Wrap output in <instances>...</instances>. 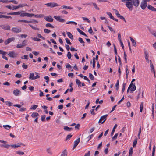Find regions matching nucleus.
Returning a JSON list of instances; mask_svg holds the SVG:
<instances>
[{
    "label": "nucleus",
    "mask_w": 156,
    "mask_h": 156,
    "mask_svg": "<svg viewBox=\"0 0 156 156\" xmlns=\"http://www.w3.org/2000/svg\"><path fill=\"white\" fill-rule=\"evenodd\" d=\"M67 56L69 59L71 58V53L69 51L68 52Z\"/></svg>",
    "instance_id": "obj_43"
},
{
    "label": "nucleus",
    "mask_w": 156,
    "mask_h": 156,
    "mask_svg": "<svg viewBox=\"0 0 156 156\" xmlns=\"http://www.w3.org/2000/svg\"><path fill=\"white\" fill-rule=\"evenodd\" d=\"M23 144L21 143H18L17 144L11 145V147L13 149H16L20 147V145H22Z\"/></svg>",
    "instance_id": "obj_15"
},
{
    "label": "nucleus",
    "mask_w": 156,
    "mask_h": 156,
    "mask_svg": "<svg viewBox=\"0 0 156 156\" xmlns=\"http://www.w3.org/2000/svg\"><path fill=\"white\" fill-rule=\"evenodd\" d=\"M45 115H42L41 116V120L42 122L45 121Z\"/></svg>",
    "instance_id": "obj_61"
},
{
    "label": "nucleus",
    "mask_w": 156,
    "mask_h": 156,
    "mask_svg": "<svg viewBox=\"0 0 156 156\" xmlns=\"http://www.w3.org/2000/svg\"><path fill=\"white\" fill-rule=\"evenodd\" d=\"M54 18L57 21H59V22L63 23L65 22V20L62 18H61L60 16H54Z\"/></svg>",
    "instance_id": "obj_6"
},
{
    "label": "nucleus",
    "mask_w": 156,
    "mask_h": 156,
    "mask_svg": "<svg viewBox=\"0 0 156 156\" xmlns=\"http://www.w3.org/2000/svg\"><path fill=\"white\" fill-rule=\"evenodd\" d=\"M21 14V12H9L7 13V15H19Z\"/></svg>",
    "instance_id": "obj_19"
},
{
    "label": "nucleus",
    "mask_w": 156,
    "mask_h": 156,
    "mask_svg": "<svg viewBox=\"0 0 156 156\" xmlns=\"http://www.w3.org/2000/svg\"><path fill=\"white\" fill-rule=\"evenodd\" d=\"M126 78H128V74H129V70H128V66H126Z\"/></svg>",
    "instance_id": "obj_31"
},
{
    "label": "nucleus",
    "mask_w": 156,
    "mask_h": 156,
    "mask_svg": "<svg viewBox=\"0 0 156 156\" xmlns=\"http://www.w3.org/2000/svg\"><path fill=\"white\" fill-rule=\"evenodd\" d=\"M126 87V83H123V84L122 88V93H123L125 91V88Z\"/></svg>",
    "instance_id": "obj_60"
},
{
    "label": "nucleus",
    "mask_w": 156,
    "mask_h": 156,
    "mask_svg": "<svg viewBox=\"0 0 156 156\" xmlns=\"http://www.w3.org/2000/svg\"><path fill=\"white\" fill-rule=\"evenodd\" d=\"M0 54L2 55V58L5 59L6 60H7L8 58L6 56H5L7 54V52L5 51H4L0 50Z\"/></svg>",
    "instance_id": "obj_10"
},
{
    "label": "nucleus",
    "mask_w": 156,
    "mask_h": 156,
    "mask_svg": "<svg viewBox=\"0 0 156 156\" xmlns=\"http://www.w3.org/2000/svg\"><path fill=\"white\" fill-rule=\"evenodd\" d=\"M106 13L108 16H109V17L110 18V19L112 20L114 19V17L112 15L111 13L110 12H107Z\"/></svg>",
    "instance_id": "obj_34"
},
{
    "label": "nucleus",
    "mask_w": 156,
    "mask_h": 156,
    "mask_svg": "<svg viewBox=\"0 0 156 156\" xmlns=\"http://www.w3.org/2000/svg\"><path fill=\"white\" fill-rule=\"evenodd\" d=\"M67 34L68 36V37L71 39H73V35L71 34L69 32H67Z\"/></svg>",
    "instance_id": "obj_28"
},
{
    "label": "nucleus",
    "mask_w": 156,
    "mask_h": 156,
    "mask_svg": "<svg viewBox=\"0 0 156 156\" xmlns=\"http://www.w3.org/2000/svg\"><path fill=\"white\" fill-rule=\"evenodd\" d=\"M19 6L20 7H23L25 6H27L28 7L29 6V5H27V4H20L19 5Z\"/></svg>",
    "instance_id": "obj_48"
},
{
    "label": "nucleus",
    "mask_w": 156,
    "mask_h": 156,
    "mask_svg": "<svg viewBox=\"0 0 156 156\" xmlns=\"http://www.w3.org/2000/svg\"><path fill=\"white\" fill-rule=\"evenodd\" d=\"M21 92L18 89H16L14 90L13 91V94L16 96H18L20 95Z\"/></svg>",
    "instance_id": "obj_14"
},
{
    "label": "nucleus",
    "mask_w": 156,
    "mask_h": 156,
    "mask_svg": "<svg viewBox=\"0 0 156 156\" xmlns=\"http://www.w3.org/2000/svg\"><path fill=\"white\" fill-rule=\"evenodd\" d=\"M27 41L26 40H24L23 42H22V46H23V47L24 46H25L26 44V43H27Z\"/></svg>",
    "instance_id": "obj_56"
},
{
    "label": "nucleus",
    "mask_w": 156,
    "mask_h": 156,
    "mask_svg": "<svg viewBox=\"0 0 156 156\" xmlns=\"http://www.w3.org/2000/svg\"><path fill=\"white\" fill-rule=\"evenodd\" d=\"M78 40L80 43L83 44L82 45L83 46H85L84 42L83 41L82 38L80 37L78 39Z\"/></svg>",
    "instance_id": "obj_27"
},
{
    "label": "nucleus",
    "mask_w": 156,
    "mask_h": 156,
    "mask_svg": "<svg viewBox=\"0 0 156 156\" xmlns=\"http://www.w3.org/2000/svg\"><path fill=\"white\" fill-rule=\"evenodd\" d=\"M15 39V38L12 37L9 38L7 39L4 42V44L5 45H7L9 44L11 41H13Z\"/></svg>",
    "instance_id": "obj_7"
},
{
    "label": "nucleus",
    "mask_w": 156,
    "mask_h": 156,
    "mask_svg": "<svg viewBox=\"0 0 156 156\" xmlns=\"http://www.w3.org/2000/svg\"><path fill=\"white\" fill-rule=\"evenodd\" d=\"M44 32L46 33H49L50 32V30L47 29H45L44 30Z\"/></svg>",
    "instance_id": "obj_55"
},
{
    "label": "nucleus",
    "mask_w": 156,
    "mask_h": 156,
    "mask_svg": "<svg viewBox=\"0 0 156 156\" xmlns=\"http://www.w3.org/2000/svg\"><path fill=\"white\" fill-rule=\"evenodd\" d=\"M3 126L7 130H9L11 127V126L9 125H4Z\"/></svg>",
    "instance_id": "obj_40"
},
{
    "label": "nucleus",
    "mask_w": 156,
    "mask_h": 156,
    "mask_svg": "<svg viewBox=\"0 0 156 156\" xmlns=\"http://www.w3.org/2000/svg\"><path fill=\"white\" fill-rule=\"evenodd\" d=\"M68 152L66 149H64L61 153L60 156H67Z\"/></svg>",
    "instance_id": "obj_18"
},
{
    "label": "nucleus",
    "mask_w": 156,
    "mask_h": 156,
    "mask_svg": "<svg viewBox=\"0 0 156 156\" xmlns=\"http://www.w3.org/2000/svg\"><path fill=\"white\" fill-rule=\"evenodd\" d=\"M117 17L118 18H120V19L123 20L125 21V22H126V20H125L124 17L123 16H122L120 15V14H119V15Z\"/></svg>",
    "instance_id": "obj_38"
},
{
    "label": "nucleus",
    "mask_w": 156,
    "mask_h": 156,
    "mask_svg": "<svg viewBox=\"0 0 156 156\" xmlns=\"http://www.w3.org/2000/svg\"><path fill=\"white\" fill-rule=\"evenodd\" d=\"M108 116V114H106L105 115L101 116L99 120L98 123H104L106 120V118Z\"/></svg>",
    "instance_id": "obj_3"
},
{
    "label": "nucleus",
    "mask_w": 156,
    "mask_h": 156,
    "mask_svg": "<svg viewBox=\"0 0 156 156\" xmlns=\"http://www.w3.org/2000/svg\"><path fill=\"white\" fill-rule=\"evenodd\" d=\"M32 39L34 41H41V39H40L38 38L37 37L32 38Z\"/></svg>",
    "instance_id": "obj_59"
},
{
    "label": "nucleus",
    "mask_w": 156,
    "mask_h": 156,
    "mask_svg": "<svg viewBox=\"0 0 156 156\" xmlns=\"http://www.w3.org/2000/svg\"><path fill=\"white\" fill-rule=\"evenodd\" d=\"M0 2L7 3H9V1L7 0H0Z\"/></svg>",
    "instance_id": "obj_58"
},
{
    "label": "nucleus",
    "mask_w": 156,
    "mask_h": 156,
    "mask_svg": "<svg viewBox=\"0 0 156 156\" xmlns=\"http://www.w3.org/2000/svg\"><path fill=\"white\" fill-rule=\"evenodd\" d=\"M132 1H130L129 2L127 3H126V6L129 9V10H132L133 9V5L134 6L136 5V0H135V1H134L133 3Z\"/></svg>",
    "instance_id": "obj_1"
},
{
    "label": "nucleus",
    "mask_w": 156,
    "mask_h": 156,
    "mask_svg": "<svg viewBox=\"0 0 156 156\" xmlns=\"http://www.w3.org/2000/svg\"><path fill=\"white\" fill-rule=\"evenodd\" d=\"M148 54H149V53L147 51H144V55H145V58H148V57H149Z\"/></svg>",
    "instance_id": "obj_47"
},
{
    "label": "nucleus",
    "mask_w": 156,
    "mask_h": 156,
    "mask_svg": "<svg viewBox=\"0 0 156 156\" xmlns=\"http://www.w3.org/2000/svg\"><path fill=\"white\" fill-rule=\"evenodd\" d=\"M34 73H30L29 78L32 80H34Z\"/></svg>",
    "instance_id": "obj_26"
},
{
    "label": "nucleus",
    "mask_w": 156,
    "mask_h": 156,
    "mask_svg": "<svg viewBox=\"0 0 156 156\" xmlns=\"http://www.w3.org/2000/svg\"><path fill=\"white\" fill-rule=\"evenodd\" d=\"M64 129L65 131H71L72 130L73 128L71 127L69 128L68 126H65L64 127Z\"/></svg>",
    "instance_id": "obj_22"
},
{
    "label": "nucleus",
    "mask_w": 156,
    "mask_h": 156,
    "mask_svg": "<svg viewBox=\"0 0 156 156\" xmlns=\"http://www.w3.org/2000/svg\"><path fill=\"white\" fill-rule=\"evenodd\" d=\"M133 153V148L132 147H131L129 151V156H132V154Z\"/></svg>",
    "instance_id": "obj_33"
},
{
    "label": "nucleus",
    "mask_w": 156,
    "mask_h": 156,
    "mask_svg": "<svg viewBox=\"0 0 156 156\" xmlns=\"http://www.w3.org/2000/svg\"><path fill=\"white\" fill-rule=\"evenodd\" d=\"M39 115L38 113L36 112L33 113L31 115V116L33 118H35Z\"/></svg>",
    "instance_id": "obj_23"
},
{
    "label": "nucleus",
    "mask_w": 156,
    "mask_h": 156,
    "mask_svg": "<svg viewBox=\"0 0 156 156\" xmlns=\"http://www.w3.org/2000/svg\"><path fill=\"white\" fill-rule=\"evenodd\" d=\"M136 144V138L135 139L134 141L133 142V147H134Z\"/></svg>",
    "instance_id": "obj_57"
},
{
    "label": "nucleus",
    "mask_w": 156,
    "mask_h": 156,
    "mask_svg": "<svg viewBox=\"0 0 156 156\" xmlns=\"http://www.w3.org/2000/svg\"><path fill=\"white\" fill-rule=\"evenodd\" d=\"M16 153L17 154H18L19 155H23L24 154L23 152L20 151H17L16 152Z\"/></svg>",
    "instance_id": "obj_49"
},
{
    "label": "nucleus",
    "mask_w": 156,
    "mask_h": 156,
    "mask_svg": "<svg viewBox=\"0 0 156 156\" xmlns=\"http://www.w3.org/2000/svg\"><path fill=\"white\" fill-rule=\"evenodd\" d=\"M118 133H116L115 135L112 138V140L114 141L115 139H116L118 136Z\"/></svg>",
    "instance_id": "obj_51"
},
{
    "label": "nucleus",
    "mask_w": 156,
    "mask_h": 156,
    "mask_svg": "<svg viewBox=\"0 0 156 156\" xmlns=\"http://www.w3.org/2000/svg\"><path fill=\"white\" fill-rule=\"evenodd\" d=\"M5 104L6 105L9 106H12L13 105V103L10 101H6L5 102Z\"/></svg>",
    "instance_id": "obj_39"
},
{
    "label": "nucleus",
    "mask_w": 156,
    "mask_h": 156,
    "mask_svg": "<svg viewBox=\"0 0 156 156\" xmlns=\"http://www.w3.org/2000/svg\"><path fill=\"white\" fill-rule=\"evenodd\" d=\"M80 140V138H79L74 141V144L73 147V148H75L78 145Z\"/></svg>",
    "instance_id": "obj_16"
},
{
    "label": "nucleus",
    "mask_w": 156,
    "mask_h": 156,
    "mask_svg": "<svg viewBox=\"0 0 156 156\" xmlns=\"http://www.w3.org/2000/svg\"><path fill=\"white\" fill-rule=\"evenodd\" d=\"M38 107V105H33L30 108V109L35 110L36 109L37 107Z\"/></svg>",
    "instance_id": "obj_44"
},
{
    "label": "nucleus",
    "mask_w": 156,
    "mask_h": 156,
    "mask_svg": "<svg viewBox=\"0 0 156 156\" xmlns=\"http://www.w3.org/2000/svg\"><path fill=\"white\" fill-rule=\"evenodd\" d=\"M119 80H118L117 81L116 84H115V87L116 89L117 90H118L119 88Z\"/></svg>",
    "instance_id": "obj_37"
},
{
    "label": "nucleus",
    "mask_w": 156,
    "mask_h": 156,
    "mask_svg": "<svg viewBox=\"0 0 156 156\" xmlns=\"http://www.w3.org/2000/svg\"><path fill=\"white\" fill-rule=\"evenodd\" d=\"M114 10L115 12V14L117 16H118L120 14L119 12V11L117 10H116V9H114Z\"/></svg>",
    "instance_id": "obj_63"
},
{
    "label": "nucleus",
    "mask_w": 156,
    "mask_h": 156,
    "mask_svg": "<svg viewBox=\"0 0 156 156\" xmlns=\"http://www.w3.org/2000/svg\"><path fill=\"white\" fill-rule=\"evenodd\" d=\"M92 4L93 5V6L96 9L98 10H99V8L98 7L97 5L95 3H92Z\"/></svg>",
    "instance_id": "obj_41"
},
{
    "label": "nucleus",
    "mask_w": 156,
    "mask_h": 156,
    "mask_svg": "<svg viewBox=\"0 0 156 156\" xmlns=\"http://www.w3.org/2000/svg\"><path fill=\"white\" fill-rule=\"evenodd\" d=\"M18 22H24L27 23H30L31 22V21H27L25 20H18Z\"/></svg>",
    "instance_id": "obj_30"
},
{
    "label": "nucleus",
    "mask_w": 156,
    "mask_h": 156,
    "mask_svg": "<svg viewBox=\"0 0 156 156\" xmlns=\"http://www.w3.org/2000/svg\"><path fill=\"white\" fill-rule=\"evenodd\" d=\"M22 66V67L24 69H27L28 67L27 65H26L24 63L23 64Z\"/></svg>",
    "instance_id": "obj_64"
},
{
    "label": "nucleus",
    "mask_w": 156,
    "mask_h": 156,
    "mask_svg": "<svg viewBox=\"0 0 156 156\" xmlns=\"http://www.w3.org/2000/svg\"><path fill=\"white\" fill-rule=\"evenodd\" d=\"M114 47V52L115 54H116V55H117V50L116 49L115 45V44H113Z\"/></svg>",
    "instance_id": "obj_52"
},
{
    "label": "nucleus",
    "mask_w": 156,
    "mask_h": 156,
    "mask_svg": "<svg viewBox=\"0 0 156 156\" xmlns=\"http://www.w3.org/2000/svg\"><path fill=\"white\" fill-rule=\"evenodd\" d=\"M45 26L47 27H51L52 28H54V27L50 23H47L46 24Z\"/></svg>",
    "instance_id": "obj_36"
},
{
    "label": "nucleus",
    "mask_w": 156,
    "mask_h": 156,
    "mask_svg": "<svg viewBox=\"0 0 156 156\" xmlns=\"http://www.w3.org/2000/svg\"><path fill=\"white\" fill-rule=\"evenodd\" d=\"M9 2H12L13 3L15 4H17L18 3V2L15 0H9Z\"/></svg>",
    "instance_id": "obj_62"
},
{
    "label": "nucleus",
    "mask_w": 156,
    "mask_h": 156,
    "mask_svg": "<svg viewBox=\"0 0 156 156\" xmlns=\"http://www.w3.org/2000/svg\"><path fill=\"white\" fill-rule=\"evenodd\" d=\"M0 27H1L3 29L7 30H10V27L9 25H0Z\"/></svg>",
    "instance_id": "obj_12"
},
{
    "label": "nucleus",
    "mask_w": 156,
    "mask_h": 156,
    "mask_svg": "<svg viewBox=\"0 0 156 156\" xmlns=\"http://www.w3.org/2000/svg\"><path fill=\"white\" fill-rule=\"evenodd\" d=\"M77 31L80 34L84 35L85 36L87 37V36L86 34L85 33L82 31L79 28H77Z\"/></svg>",
    "instance_id": "obj_20"
},
{
    "label": "nucleus",
    "mask_w": 156,
    "mask_h": 156,
    "mask_svg": "<svg viewBox=\"0 0 156 156\" xmlns=\"http://www.w3.org/2000/svg\"><path fill=\"white\" fill-rule=\"evenodd\" d=\"M65 40L67 44L69 45H71L72 44V43L70 42V40L68 38H66Z\"/></svg>",
    "instance_id": "obj_53"
},
{
    "label": "nucleus",
    "mask_w": 156,
    "mask_h": 156,
    "mask_svg": "<svg viewBox=\"0 0 156 156\" xmlns=\"http://www.w3.org/2000/svg\"><path fill=\"white\" fill-rule=\"evenodd\" d=\"M121 0L122 2H125L126 3H127L129 2L130 1H132V2H133H133H134V1H135V0Z\"/></svg>",
    "instance_id": "obj_42"
},
{
    "label": "nucleus",
    "mask_w": 156,
    "mask_h": 156,
    "mask_svg": "<svg viewBox=\"0 0 156 156\" xmlns=\"http://www.w3.org/2000/svg\"><path fill=\"white\" fill-rule=\"evenodd\" d=\"M70 23H72L73 24H74L75 25H77V23L75 22L71 21L67 22L66 23V24H68Z\"/></svg>",
    "instance_id": "obj_50"
},
{
    "label": "nucleus",
    "mask_w": 156,
    "mask_h": 156,
    "mask_svg": "<svg viewBox=\"0 0 156 156\" xmlns=\"http://www.w3.org/2000/svg\"><path fill=\"white\" fill-rule=\"evenodd\" d=\"M72 9V8L69 6L63 5L61 6V7L59 8V9Z\"/></svg>",
    "instance_id": "obj_17"
},
{
    "label": "nucleus",
    "mask_w": 156,
    "mask_h": 156,
    "mask_svg": "<svg viewBox=\"0 0 156 156\" xmlns=\"http://www.w3.org/2000/svg\"><path fill=\"white\" fill-rule=\"evenodd\" d=\"M130 40L132 43V44L133 46H135L136 45V42L135 41V40L132 38L131 37H130Z\"/></svg>",
    "instance_id": "obj_32"
},
{
    "label": "nucleus",
    "mask_w": 156,
    "mask_h": 156,
    "mask_svg": "<svg viewBox=\"0 0 156 156\" xmlns=\"http://www.w3.org/2000/svg\"><path fill=\"white\" fill-rule=\"evenodd\" d=\"M35 17L37 18H42L44 16V15L43 14H37L34 15Z\"/></svg>",
    "instance_id": "obj_29"
},
{
    "label": "nucleus",
    "mask_w": 156,
    "mask_h": 156,
    "mask_svg": "<svg viewBox=\"0 0 156 156\" xmlns=\"http://www.w3.org/2000/svg\"><path fill=\"white\" fill-rule=\"evenodd\" d=\"M34 16V14L32 13H21L20 15L21 17L27 16L31 17Z\"/></svg>",
    "instance_id": "obj_4"
},
{
    "label": "nucleus",
    "mask_w": 156,
    "mask_h": 156,
    "mask_svg": "<svg viewBox=\"0 0 156 156\" xmlns=\"http://www.w3.org/2000/svg\"><path fill=\"white\" fill-rule=\"evenodd\" d=\"M76 84L78 85V86L80 87H81V86L80 84L81 83L80 81V80L78 79H76Z\"/></svg>",
    "instance_id": "obj_25"
},
{
    "label": "nucleus",
    "mask_w": 156,
    "mask_h": 156,
    "mask_svg": "<svg viewBox=\"0 0 156 156\" xmlns=\"http://www.w3.org/2000/svg\"><path fill=\"white\" fill-rule=\"evenodd\" d=\"M131 86L130 87V92L132 93L135 91L136 88L135 84H133V83H131L129 86Z\"/></svg>",
    "instance_id": "obj_5"
},
{
    "label": "nucleus",
    "mask_w": 156,
    "mask_h": 156,
    "mask_svg": "<svg viewBox=\"0 0 156 156\" xmlns=\"http://www.w3.org/2000/svg\"><path fill=\"white\" fill-rule=\"evenodd\" d=\"M11 30L13 32L15 33H20L21 32V28L18 29L17 27H13L12 29Z\"/></svg>",
    "instance_id": "obj_11"
},
{
    "label": "nucleus",
    "mask_w": 156,
    "mask_h": 156,
    "mask_svg": "<svg viewBox=\"0 0 156 156\" xmlns=\"http://www.w3.org/2000/svg\"><path fill=\"white\" fill-rule=\"evenodd\" d=\"M45 5H46L47 7H50L51 8H54L60 6L58 4L55 2L48 3L45 4Z\"/></svg>",
    "instance_id": "obj_2"
},
{
    "label": "nucleus",
    "mask_w": 156,
    "mask_h": 156,
    "mask_svg": "<svg viewBox=\"0 0 156 156\" xmlns=\"http://www.w3.org/2000/svg\"><path fill=\"white\" fill-rule=\"evenodd\" d=\"M143 109V103L141 102L140 105V111L141 112H142Z\"/></svg>",
    "instance_id": "obj_35"
},
{
    "label": "nucleus",
    "mask_w": 156,
    "mask_h": 156,
    "mask_svg": "<svg viewBox=\"0 0 156 156\" xmlns=\"http://www.w3.org/2000/svg\"><path fill=\"white\" fill-rule=\"evenodd\" d=\"M18 54L16 53L13 51H11L8 54V55L10 57L15 58L17 57Z\"/></svg>",
    "instance_id": "obj_9"
},
{
    "label": "nucleus",
    "mask_w": 156,
    "mask_h": 156,
    "mask_svg": "<svg viewBox=\"0 0 156 156\" xmlns=\"http://www.w3.org/2000/svg\"><path fill=\"white\" fill-rule=\"evenodd\" d=\"M147 7L148 9L149 10L154 11H156V8H155L153 7L150 5H148Z\"/></svg>",
    "instance_id": "obj_21"
},
{
    "label": "nucleus",
    "mask_w": 156,
    "mask_h": 156,
    "mask_svg": "<svg viewBox=\"0 0 156 156\" xmlns=\"http://www.w3.org/2000/svg\"><path fill=\"white\" fill-rule=\"evenodd\" d=\"M72 136V135L71 134H69L67 135L66 138V140H69L70 139L71 137Z\"/></svg>",
    "instance_id": "obj_46"
},
{
    "label": "nucleus",
    "mask_w": 156,
    "mask_h": 156,
    "mask_svg": "<svg viewBox=\"0 0 156 156\" xmlns=\"http://www.w3.org/2000/svg\"><path fill=\"white\" fill-rule=\"evenodd\" d=\"M141 133V127H140L139 129V131H138V136L139 139H140V134Z\"/></svg>",
    "instance_id": "obj_54"
},
{
    "label": "nucleus",
    "mask_w": 156,
    "mask_h": 156,
    "mask_svg": "<svg viewBox=\"0 0 156 156\" xmlns=\"http://www.w3.org/2000/svg\"><path fill=\"white\" fill-rule=\"evenodd\" d=\"M147 2L145 1H144L143 0L141 2L140 5V7L143 9H144L147 6Z\"/></svg>",
    "instance_id": "obj_8"
},
{
    "label": "nucleus",
    "mask_w": 156,
    "mask_h": 156,
    "mask_svg": "<svg viewBox=\"0 0 156 156\" xmlns=\"http://www.w3.org/2000/svg\"><path fill=\"white\" fill-rule=\"evenodd\" d=\"M89 78L92 80H94V77L93 75L90 73H89Z\"/></svg>",
    "instance_id": "obj_45"
},
{
    "label": "nucleus",
    "mask_w": 156,
    "mask_h": 156,
    "mask_svg": "<svg viewBox=\"0 0 156 156\" xmlns=\"http://www.w3.org/2000/svg\"><path fill=\"white\" fill-rule=\"evenodd\" d=\"M44 19L47 21L49 22H52L53 21V19L52 18L51 16H45L44 17Z\"/></svg>",
    "instance_id": "obj_13"
},
{
    "label": "nucleus",
    "mask_w": 156,
    "mask_h": 156,
    "mask_svg": "<svg viewBox=\"0 0 156 156\" xmlns=\"http://www.w3.org/2000/svg\"><path fill=\"white\" fill-rule=\"evenodd\" d=\"M117 124H115V125L114 127L113 128L112 130L111 133V136H112V135H113L114 132H115V129L117 127Z\"/></svg>",
    "instance_id": "obj_24"
}]
</instances>
